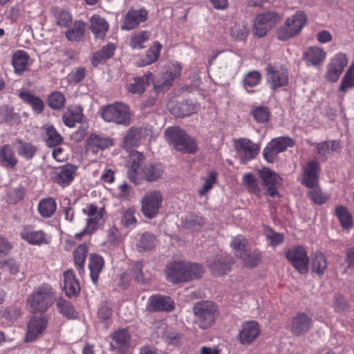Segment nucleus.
<instances>
[{
  "label": "nucleus",
  "instance_id": "27",
  "mask_svg": "<svg viewBox=\"0 0 354 354\" xmlns=\"http://www.w3.org/2000/svg\"><path fill=\"white\" fill-rule=\"evenodd\" d=\"M64 289L68 297H75L80 291V282L72 270L64 272Z\"/></svg>",
  "mask_w": 354,
  "mask_h": 354
},
{
  "label": "nucleus",
  "instance_id": "15",
  "mask_svg": "<svg viewBox=\"0 0 354 354\" xmlns=\"http://www.w3.org/2000/svg\"><path fill=\"white\" fill-rule=\"evenodd\" d=\"M347 64L348 59L345 54L340 53L335 55L327 66L325 74L326 80L331 82H336Z\"/></svg>",
  "mask_w": 354,
  "mask_h": 354
},
{
  "label": "nucleus",
  "instance_id": "40",
  "mask_svg": "<svg viewBox=\"0 0 354 354\" xmlns=\"http://www.w3.org/2000/svg\"><path fill=\"white\" fill-rule=\"evenodd\" d=\"M306 62L313 66H317L324 61L326 53L319 47L312 46L304 53Z\"/></svg>",
  "mask_w": 354,
  "mask_h": 354
},
{
  "label": "nucleus",
  "instance_id": "6",
  "mask_svg": "<svg viewBox=\"0 0 354 354\" xmlns=\"http://www.w3.org/2000/svg\"><path fill=\"white\" fill-rule=\"evenodd\" d=\"M82 212L87 216L86 226L81 232L75 234L77 238H81L86 234H93L104 222V209H99L95 204H88L82 209Z\"/></svg>",
  "mask_w": 354,
  "mask_h": 354
},
{
  "label": "nucleus",
  "instance_id": "54",
  "mask_svg": "<svg viewBox=\"0 0 354 354\" xmlns=\"http://www.w3.org/2000/svg\"><path fill=\"white\" fill-rule=\"evenodd\" d=\"M57 307L59 312L68 319H75L77 317L73 305L66 300H59L57 302Z\"/></svg>",
  "mask_w": 354,
  "mask_h": 354
},
{
  "label": "nucleus",
  "instance_id": "52",
  "mask_svg": "<svg viewBox=\"0 0 354 354\" xmlns=\"http://www.w3.org/2000/svg\"><path fill=\"white\" fill-rule=\"evenodd\" d=\"M335 213L344 228L349 229L353 226L352 216L344 207H337Z\"/></svg>",
  "mask_w": 354,
  "mask_h": 354
},
{
  "label": "nucleus",
  "instance_id": "41",
  "mask_svg": "<svg viewBox=\"0 0 354 354\" xmlns=\"http://www.w3.org/2000/svg\"><path fill=\"white\" fill-rule=\"evenodd\" d=\"M0 160L3 166L7 168H13L18 162L12 147L8 145L3 146L0 149Z\"/></svg>",
  "mask_w": 354,
  "mask_h": 354
},
{
  "label": "nucleus",
  "instance_id": "45",
  "mask_svg": "<svg viewBox=\"0 0 354 354\" xmlns=\"http://www.w3.org/2000/svg\"><path fill=\"white\" fill-rule=\"evenodd\" d=\"M327 266L325 255L320 252H315L312 259L313 271L318 275H322L326 270Z\"/></svg>",
  "mask_w": 354,
  "mask_h": 354
},
{
  "label": "nucleus",
  "instance_id": "63",
  "mask_svg": "<svg viewBox=\"0 0 354 354\" xmlns=\"http://www.w3.org/2000/svg\"><path fill=\"white\" fill-rule=\"evenodd\" d=\"M265 236L268 240L270 245L272 247L279 245L284 241V236L283 234L277 232L270 228H268L265 230Z\"/></svg>",
  "mask_w": 354,
  "mask_h": 354
},
{
  "label": "nucleus",
  "instance_id": "53",
  "mask_svg": "<svg viewBox=\"0 0 354 354\" xmlns=\"http://www.w3.org/2000/svg\"><path fill=\"white\" fill-rule=\"evenodd\" d=\"M64 95L59 91H54L48 97V105L54 110H60L65 104Z\"/></svg>",
  "mask_w": 354,
  "mask_h": 354
},
{
  "label": "nucleus",
  "instance_id": "57",
  "mask_svg": "<svg viewBox=\"0 0 354 354\" xmlns=\"http://www.w3.org/2000/svg\"><path fill=\"white\" fill-rule=\"evenodd\" d=\"M270 142L280 153L286 151L288 147L294 145V140L289 136L275 138Z\"/></svg>",
  "mask_w": 354,
  "mask_h": 354
},
{
  "label": "nucleus",
  "instance_id": "18",
  "mask_svg": "<svg viewBox=\"0 0 354 354\" xmlns=\"http://www.w3.org/2000/svg\"><path fill=\"white\" fill-rule=\"evenodd\" d=\"M303 174L301 183L307 187H314L318 185L319 163L317 160H310L302 167Z\"/></svg>",
  "mask_w": 354,
  "mask_h": 354
},
{
  "label": "nucleus",
  "instance_id": "56",
  "mask_svg": "<svg viewBox=\"0 0 354 354\" xmlns=\"http://www.w3.org/2000/svg\"><path fill=\"white\" fill-rule=\"evenodd\" d=\"M354 87V64L351 65L346 71L342 80L339 90L342 92H346L348 89Z\"/></svg>",
  "mask_w": 354,
  "mask_h": 354
},
{
  "label": "nucleus",
  "instance_id": "62",
  "mask_svg": "<svg viewBox=\"0 0 354 354\" xmlns=\"http://www.w3.org/2000/svg\"><path fill=\"white\" fill-rule=\"evenodd\" d=\"M261 74L258 71H252L245 75L243 78L244 87H254L260 84Z\"/></svg>",
  "mask_w": 354,
  "mask_h": 354
},
{
  "label": "nucleus",
  "instance_id": "5",
  "mask_svg": "<svg viewBox=\"0 0 354 354\" xmlns=\"http://www.w3.org/2000/svg\"><path fill=\"white\" fill-rule=\"evenodd\" d=\"M101 116L105 122L125 127L129 126L131 122L129 106L119 102L103 107Z\"/></svg>",
  "mask_w": 354,
  "mask_h": 354
},
{
  "label": "nucleus",
  "instance_id": "24",
  "mask_svg": "<svg viewBox=\"0 0 354 354\" xmlns=\"http://www.w3.org/2000/svg\"><path fill=\"white\" fill-rule=\"evenodd\" d=\"M186 264L185 262H173L166 268L167 279L174 283L186 281Z\"/></svg>",
  "mask_w": 354,
  "mask_h": 354
},
{
  "label": "nucleus",
  "instance_id": "25",
  "mask_svg": "<svg viewBox=\"0 0 354 354\" xmlns=\"http://www.w3.org/2000/svg\"><path fill=\"white\" fill-rule=\"evenodd\" d=\"M313 324L312 319L304 313L297 314L292 321L291 332L299 336L307 333Z\"/></svg>",
  "mask_w": 354,
  "mask_h": 354
},
{
  "label": "nucleus",
  "instance_id": "23",
  "mask_svg": "<svg viewBox=\"0 0 354 354\" xmlns=\"http://www.w3.org/2000/svg\"><path fill=\"white\" fill-rule=\"evenodd\" d=\"M47 320L44 317H32L28 324L26 340L32 342L41 335L46 328Z\"/></svg>",
  "mask_w": 354,
  "mask_h": 354
},
{
  "label": "nucleus",
  "instance_id": "11",
  "mask_svg": "<svg viewBox=\"0 0 354 354\" xmlns=\"http://www.w3.org/2000/svg\"><path fill=\"white\" fill-rule=\"evenodd\" d=\"M281 19V16L275 12H268L258 15L254 21V33L259 37L265 36Z\"/></svg>",
  "mask_w": 354,
  "mask_h": 354
},
{
  "label": "nucleus",
  "instance_id": "36",
  "mask_svg": "<svg viewBox=\"0 0 354 354\" xmlns=\"http://www.w3.org/2000/svg\"><path fill=\"white\" fill-rule=\"evenodd\" d=\"M104 265V259L98 254H93L89 259L88 268L90 270V276L94 284H96L99 274L102 270Z\"/></svg>",
  "mask_w": 354,
  "mask_h": 354
},
{
  "label": "nucleus",
  "instance_id": "48",
  "mask_svg": "<svg viewBox=\"0 0 354 354\" xmlns=\"http://www.w3.org/2000/svg\"><path fill=\"white\" fill-rule=\"evenodd\" d=\"M86 254L87 246L84 244L78 245L73 252L74 261L80 273L84 268Z\"/></svg>",
  "mask_w": 354,
  "mask_h": 354
},
{
  "label": "nucleus",
  "instance_id": "37",
  "mask_svg": "<svg viewBox=\"0 0 354 354\" xmlns=\"http://www.w3.org/2000/svg\"><path fill=\"white\" fill-rule=\"evenodd\" d=\"M152 76V73H149L142 77L134 78L133 82L128 85V91L133 94H142L145 91L146 86L149 85Z\"/></svg>",
  "mask_w": 354,
  "mask_h": 354
},
{
  "label": "nucleus",
  "instance_id": "31",
  "mask_svg": "<svg viewBox=\"0 0 354 354\" xmlns=\"http://www.w3.org/2000/svg\"><path fill=\"white\" fill-rule=\"evenodd\" d=\"M83 109L80 106H70L63 114L62 120L64 124L70 128L75 126L83 118Z\"/></svg>",
  "mask_w": 354,
  "mask_h": 354
},
{
  "label": "nucleus",
  "instance_id": "17",
  "mask_svg": "<svg viewBox=\"0 0 354 354\" xmlns=\"http://www.w3.org/2000/svg\"><path fill=\"white\" fill-rule=\"evenodd\" d=\"M260 176L266 187V194L271 197H279V193L277 189L281 184V178L275 172L266 167L260 171Z\"/></svg>",
  "mask_w": 354,
  "mask_h": 354
},
{
  "label": "nucleus",
  "instance_id": "19",
  "mask_svg": "<svg viewBox=\"0 0 354 354\" xmlns=\"http://www.w3.org/2000/svg\"><path fill=\"white\" fill-rule=\"evenodd\" d=\"M77 169V166L69 163L57 168L53 174V182L62 187L68 186L73 180Z\"/></svg>",
  "mask_w": 354,
  "mask_h": 354
},
{
  "label": "nucleus",
  "instance_id": "1",
  "mask_svg": "<svg viewBox=\"0 0 354 354\" xmlns=\"http://www.w3.org/2000/svg\"><path fill=\"white\" fill-rule=\"evenodd\" d=\"M132 156L136 158L137 161L133 160L128 171L127 176L130 181L136 185H140L144 180L153 182L162 176L163 168L160 164L149 163L141 166L140 162L144 159L143 155L141 153L136 152Z\"/></svg>",
  "mask_w": 354,
  "mask_h": 354
},
{
  "label": "nucleus",
  "instance_id": "44",
  "mask_svg": "<svg viewBox=\"0 0 354 354\" xmlns=\"http://www.w3.org/2000/svg\"><path fill=\"white\" fill-rule=\"evenodd\" d=\"M44 129L46 135V143L48 147H53L62 143L63 137L53 125H45Z\"/></svg>",
  "mask_w": 354,
  "mask_h": 354
},
{
  "label": "nucleus",
  "instance_id": "30",
  "mask_svg": "<svg viewBox=\"0 0 354 354\" xmlns=\"http://www.w3.org/2000/svg\"><path fill=\"white\" fill-rule=\"evenodd\" d=\"M16 150L17 154L26 160H30L36 156L38 151V147L35 145L17 139L16 141Z\"/></svg>",
  "mask_w": 354,
  "mask_h": 354
},
{
  "label": "nucleus",
  "instance_id": "29",
  "mask_svg": "<svg viewBox=\"0 0 354 354\" xmlns=\"http://www.w3.org/2000/svg\"><path fill=\"white\" fill-rule=\"evenodd\" d=\"M86 29V24L82 20H76L73 22L71 27H68L65 32V37L71 42L80 41L84 36Z\"/></svg>",
  "mask_w": 354,
  "mask_h": 354
},
{
  "label": "nucleus",
  "instance_id": "33",
  "mask_svg": "<svg viewBox=\"0 0 354 354\" xmlns=\"http://www.w3.org/2000/svg\"><path fill=\"white\" fill-rule=\"evenodd\" d=\"M182 71V66L178 62H171L166 66L165 71L162 75V84L169 86L173 81L179 77Z\"/></svg>",
  "mask_w": 354,
  "mask_h": 354
},
{
  "label": "nucleus",
  "instance_id": "28",
  "mask_svg": "<svg viewBox=\"0 0 354 354\" xmlns=\"http://www.w3.org/2000/svg\"><path fill=\"white\" fill-rule=\"evenodd\" d=\"M90 28L95 39H103L109 28L108 22L100 15H93L90 18Z\"/></svg>",
  "mask_w": 354,
  "mask_h": 354
},
{
  "label": "nucleus",
  "instance_id": "21",
  "mask_svg": "<svg viewBox=\"0 0 354 354\" xmlns=\"http://www.w3.org/2000/svg\"><path fill=\"white\" fill-rule=\"evenodd\" d=\"M112 145L113 142L109 138L92 133L86 140V149L87 153L97 154Z\"/></svg>",
  "mask_w": 354,
  "mask_h": 354
},
{
  "label": "nucleus",
  "instance_id": "55",
  "mask_svg": "<svg viewBox=\"0 0 354 354\" xmlns=\"http://www.w3.org/2000/svg\"><path fill=\"white\" fill-rule=\"evenodd\" d=\"M248 28L243 24H236L230 30L232 37L236 41H243L248 35Z\"/></svg>",
  "mask_w": 354,
  "mask_h": 354
},
{
  "label": "nucleus",
  "instance_id": "16",
  "mask_svg": "<svg viewBox=\"0 0 354 354\" xmlns=\"http://www.w3.org/2000/svg\"><path fill=\"white\" fill-rule=\"evenodd\" d=\"M174 308V301L171 297L155 294L149 297L146 310L149 312H171Z\"/></svg>",
  "mask_w": 354,
  "mask_h": 354
},
{
  "label": "nucleus",
  "instance_id": "51",
  "mask_svg": "<svg viewBox=\"0 0 354 354\" xmlns=\"http://www.w3.org/2000/svg\"><path fill=\"white\" fill-rule=\"evenodd\" d=\"M162 48L161 44L156 41L153 46L149 48L146 52V59L142 61L141 66H146L154 63L159 57Z\"/></svg>",
  "mask_w": 354,
  "mask_h": 354
},
{
  "label": "nucleus",
  "instance_id": "4",
  "mask_svg": "<svg viewBox=\"0 0 354 354\" xmlns=\"http://www.w3.org/2000/svg\"><path fill=\"white\" fill-rule=\"evenodd\" d=\"M194 322L201 328L207 329L212 326L218 316L217 307L211 301H201L193 306Z\"/></svg>",
  "mask_w": 354,
  "mask_h": 354
},
{
  "label": "nucleus",
  "instance_id": "58",
  "mask_svg": "<svg viewBox=\"0 0 354 354\" xmlns=\"http://www.w3.org/2000/svg\"><path fill=\"white\" fill-rule=\"evenodd\" d=\"M252 114L254 120L259 123H266L268 121L270 113L267 106H259L253 109Z\"/></svg>",
  "mask_w": 354,
  "mask_h": 354
},
{
  "label": "nucleus",
  "instance_id": "12",
  "mask_svg": "<svg viewBox=\"0 0 354 354\" xmlns=\"http://www.w3.org/2000/svg\"><path fill=\"white\" fill-rule=\"evenodd\" d=\"M20 237L30 245L40 246L48 245L51 241V236L42 230H36L31 225H24L19 233Z\"/></svg>",
  "mask_w": 354,
  "mask_h": 354
},
{
  "label": "nucleus",
  "instance_id": "2",
  "mask_svg": "<svg viewBox=\"0 0 354 354\" xmlns=\"http://www.w3.org/2000/svg\"><path fill=\"white\" fill-rule=\"evenodd\" d=\"M55 295L51 286L44 283L28 298L29 310L32 313L43 314L55 300Z\"/></svg>",
  "mask_w": 354,
  "mask_h": 354
},
{
  "label": "nucleus",
  "instance_id": "38",
  "mask_svg": "<svg viewBox=\"0 0 354 354\" xmlns=\"http://www.w3.org/2000/svg\"><path fill=\"white\" fill-rule=\"evenodd\" d=\"M142 137V129L136 127L130 128L123 138L124 147L128 149L138 146Z\"/></svg>",
  "mask_w": 354,
  "mask_h": 354
},
{
  "label": "nucleus",
  "instance_id": "14",
  "mask_svg": "<svg viewBox=\"0 0 354 354\" xmlns=\"http://www.w3.org/2000/svg\"><path fill=\"white\" fill-rule=\"evenodd\" d=\"M148 18V11L145 8L129 9L122 21V30H131L137 28L140 24L145 23Z\"/></svg>",
  "mask_w": 354,
  "mask_h": 354
},
{
  "label": "nucleus",
  "instance_id": "60",
  "mask_svg": "<svg viewBox=\"0 0 354 354\" xmlns=\"http://www.w3.org/2000/svg\"><path fill=\"white\" fill-rule=\"evenodd\" d=\"M121 223L127 227H131L136 225L137 219L136 218V209L133 207H129L123 211Z\"/></svg>",
  "mask_w": 354,
  "mask_h": 354
},
{
  "label": "nucleus",
  "instance_id": "26",
  "mask_svg": "<svg viewBox=\"0 0 354 354\" xmlns=\"http://www.w3.org/2000/svg\"><path fill=\"white\" fill-rule=\"evenodd\" d=\"M233 263L232 258L227 257H217L214 260H209L207 266L214 274L221 276L227 274Z\"/></svg>",
  "mask_w": 354,
  "mask_h": 354
},
{
  "label": "nucleus",
  "instance_id": "64",
  "mask_svg": "<svg viewBox=\"0 0 354 354\" xmlns=\"http://www.w3.org/2000/svg\"><path fill=\"white\" fill-rule=\"evenodd\" d=\"M313 145H315L314 151L317 159L326 160L331 155L326 141Z\"/></svg>",
  "mask_w": 354,
  "mask_h": 354
},
{
  "label": "nucleus",
  "instance_id": "43",
  "mask_svg": "<svg viewBox=\"0 0 354 354\" xmlns=\"http://www.w3.org/2000/svg\"><path fill=\"white\" fill-rule=\"evenodd\" d=\"M115 50V46L113 44H108L103 46L100 50L93 54L92 64L96 66L101 63L105 62L111 58Z\"/></svg>",
  "mask_w": 354,
  "mask_h": 354
},
{
  "label": "nucleus",
  "instance_id": "42",
  "mask_svg": "<svg viewBox=\"0 0 354 354\" xmlns=\"http://www.w3.org/2000/svg\"><path fill=\"white\" fill-rule=\"evenodd\" d=\"M57 203L53 198L41 200L38 204V212L45 218H50L55 212Z\"/></svg>",
  "mask_w": 354,
  "mask_h": 354
},
{
  "label": "nucleus",
  "instance_id": "59",
  "mask_svg": "<svg viewBox=\"0 0 354 354\" xmlns=\"http://www.w3.org/2000/svg\"><path fill=\"white\" fill-rule=\"evenodd\" d=\"M261 253L258 250H254L252 252H249L247 250L243 254V257H240L245 265L248 267L256 266L261 260Z\"/></svg>",
  "mask_w": 354,
  "mask_h": 354
},
{
  "label": "nucleus",
  "instance_id": "46",
  "mask_svg": "<svg viewBox=\"0 0 354 354\" xmlns=\"http://www.w3.org/2000/svg\"><path fill=\"white\" fill-rule=\"evenodd\" d=\"M156 244V236L150 233H144L136 244L139 252H142L149 250L155 247Z\"/></svg>",
  "mask_w": 354,
  "mask_h": 354
},
{
  "label": "nucleus",
  "instance_id": "34",
  "mask_svg": "<svg viewBox=\"0 0 354 354\" xmlns=\"http://www.w3.org/2000/svg\"><path fill=\"white\" fill-rule=\"evenodd\" d=\"M55 24L61 28H66L73 22V15L68 11L60 8H55L52 11Z\"/></svg>",
  "mask_w": 354,
  "mask_h": 354
},
{
  "label": "nucleus",
  "instance_id": "32",
  "mask_svg": "<svg viewBox=\"0 0 354 354\" xmlns=\"http://www.w3.org/2000/svg\"><path fill=\"white\" fill-rule=\"evenodd\" d=\"M0 267L8 271L11 275L16 277L19 280L24 278L25 270L21 263L14 259L8 258L0 261Z\"/></svg>",
  "mask_w": 354,
  "mask_h": 354
},
{
  "label": "nucleus",
  "instance_id": "9",
  "mask_svg": "<svg viewBox=\"0 0 354 354\" xmlns=\"http://www.w3.org/2000/svg\"><path fill=\"white\" fill-rule=\"evenodd\" d=\"M265 71L266 81L272 90L275 91L288 84L289 75L284 66L268 64Z\"/></svg>",
  "mask_w": 354,
  "mask_h": 354
},
{
  "label": "nucleus",
  "instance_id": "49",
  "mask_svg": "<svg viewBox=\"0 0 354 354\" xmlns=\"http://www.w3.org/2000/svg\"><path fill=\"white\" fill-rule=\"evenodd\" d=\"M243 185L249 192L260 197L261 189L259 187L257 179L253 174L248 173L243 176Z\"/></svg>",
  "mask_w": 354,
  "mask_h": 354
},
{
  "label": "nucleus",
  "instance_id": "3",
  "mask_svg": "<svg viewBox=\"0 0 354 354\" xmlns=\"http://www.w3.org/2000/svg\"><path fill=\"white\" fill-rule=\"evenodd\" d=\"M165 136L166 140L177 151L187 153H194L197 151L194 139L179 127H168Z\"/></svg>",
  "mask_w": 354,
  "mask_h": 354
},
{
  "label": "nucleus",
  "instance_id": "22",
  "mask_svg": "<svg viewBox=\"0 0 354 354\" xmlns=\"http://www.w3.org/2000/svg\"><path fill=\"white\" fill-rule=\"evenodd\" d=\"M113 343L111 344L112 350L120 354H126L131 344V335L127 329H120L111 335Z\"/></svg>",
  "mask_w": 354,
  "mask_h": 354
},
{
  "label": "nucleus",
  "instance_id": "7",
  "mask_svg": "<svg viewBox=\"0 0 354 354\" xmlns=\"http://www.w3.org/2000/svg\"><path fill=\"white\" fill-rule=\"evenodd\" d=\"M306 23V16L303 12H298L288 18L285 24L277 31V38L285 41L299 33Z\"/></svg>",
  "mask_w": 354,
  "mask_h": 354
},
{
  "label": "nucleus",
  "instance_id": "20",
  "mask_svg": "<svg viewBox=\"0 0 354 354\" xmlns=\"http://www.w3.org/2000/svg\"><path fill=\"white\" fill-rule=\"evenodd\" d=\"M260 333V327L255 321L245 322L239 330L238 339L241 344H250Z\"/></svg>",
  "mask_w": 354,
  "mask_h": 354
},
{
  "label": "nucleus",
  "instance_id": "47",
  "mask_svg": "<svg viewBox=\"0 0 354 354\" xmlns=\"http://www.w3.org/2000/svg\"><path fill=\"white\" fill-rule=\"evenodd\" d=\"M230 246L236 257H243V254L247 250V239L242 235H237L232 238Z\"/></svg>",
  "mask_w": 354,
  "mask_h": 354
},
{
  "label": "nucleus",
  "instance_id": "35",
  "mask_svg": "<svg viewBox=\"0 0 354 354\" xmlns=\"http://www.w3.org/2000/svg\"><path fill=\"white\" fill-rule=\"evenodd\" d=\"M29 55L23 50L14 53L12 59V66L16 73L21 75L28 68Z\"/></svg>",
  "mask_w": 354,
  "mask_h": 354
},
{
  "label": "nucleus",
  "instance_id": "50",
  "mask_svg": "<svg viewBox=\"0 0 354 354\" xmlns=\"http://www.w3.org/2000/svg\"><path fill=\"white\" fill-rule=\"evenodd\" d=\"M150 37V32L148 31H141L133 35L130 40V46L133 49H142L145 48V43Z\"/></svg>",
  "mask_w": 354,
  "mask_h": 354
},
{
  "label": "nucleus",
  "instance_id": "13",
  "mask_svg": "<svg viewBox=\"0 0 354 354\" xmlns=\"http://www.w3.org/2000/svg\"><path fill=\"white\" fill-rule=\"evenodd\" d=\"M234 147L241 163H245L257 155L259 147L247 138H239L234 142Z\"/></svg>",
  "mask_w": 354,
  "mask_h": 354
},
{
  "label": "nucleus",
  "instance_id": "10",
  "mask_svg": "<svg viewBox=\"0 0 354 354\" xmlns=\"http://www.w3.org/2000/svg\"><path fill=\"white\" fill-rule=\"evenodd\" d=\"M285 256L298 272L300 274L308 272L309 259L304 248L301 246L292 247L287 250Z\"/></svg>",
  "mask_w": 354,
  "mask_h": 354
},
{
  "label": "nucleus",
  "instance_id": "61",
  "mask_svg": "<svg viewBox=\"0 0 354 354\" xmlns=\"http://www.w3.org/2000/svg\"><path fill=\"white\" fill-rule=\"evenodd\" d=\"M186 264V281L199 278L201 277L203 269L201 265L185 263Z\"/></svg>",
  "mask_w": 354,
  "mask_h": 354
},
{
  "label": "nucleus",
  "instance_id": "8",
  "mask_svg": "<svg viewBox=\"0 0 354 354\" xmlns=\"http://www.w3.org/2000/svg\"><path fill=\"white\" fill-rule=\"evenodd\" d=\"M162 194L158 190L147 192L141 199V212L149 219L155 218L159 213L162 203Z\"/></svg>",
  "mask_w": 354,
  "mask_h": 354
},
{
  "label": "nucleus",
  "instance_id": "39",
  "mask_svg": "<svg viewBox=\"0 0 354 354\" xmlns=\"http://www.w3.org/2000/svg\"><path fill=\"white\" fill-rule=\"evenodd\" d=\"M19 97L24 102L29 104L36 114H39L43 111L44 102L41 99L29 92L21 91L19 93Z\"/></svg>",
  "mask_w": 354,
  "mask_h": 354
}]
</instances>
